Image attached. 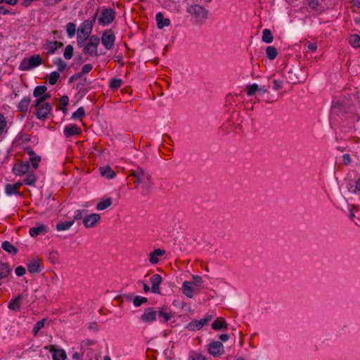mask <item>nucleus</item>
Masks as SVG:
<instances>
[{"mask_svg": "<svg viewBox=\"0 0 360 360\" xmlns=\"http://www.w3.org/2000/svg\"><path fill=\"white\" fill-rule=\"evenodd\" d=\"M128 173L127 178L136 184L135 188H137L139 185H142L143 195L148 194L153 185L149 172L139 165H133Z\"/></svg>", "mask_w": 360, "mask_h": 360, "instance_id": "f257e3e1", "label": "nucleus"}, {"mask_svg": "<svg viewBox=\"0 0 360 360\" xmlns=\"http://www.w3.org/2000/svg\"><path fill=\"white\" fill-rule=\"evenodd\" d=\"M186 11L191 15L193 24L196 25H202L208 18V11L199 4L188 6Z\"/></svg>", "mask_w": 360, "mask_h": 360, "instance_id": "f03ea898", "label": "nucleus"}, {"mask_svg": "<svg viewBox=\"0 0 360 360\" xmlns=\"http://www.w3.org/2000/svg\"><path fill=\"white\" fill-rule=\"evenodd\" d=\"M42 63V58L39 54H35L30 58H25L20 63L19 70L28 71L36 68Z\"/></svg>", "mask_w": 360, "mask_h": 360, "instance_id": "7ed1b4c3", "label": "nucleus"}, {"mask_svg": "<svg viewBox=\"0 0 360 360\" xmlns=\"http://www.w3.org/2000/svg\"><path fill=\"white\" fill-rule=\"evenodd\" d=\"M100 39L97 35H91L87 44L83 48V53L85 55L98 56V46L99 45Z\"/></svg>", "mask_w": 360, "mask_h": 360, "instance_id": "20e7f679", "label": "nucleus"}, {"mask_svg": "<svg viewBox=\"0 0 360 360\" xmlns=\"http://www.w3.org/2000/svg\"><path fill=\"white\" fill-rule=\"evenodd\" d=\"M115 18V11L110 8H104L102 12L101 16L98 19V22L101 25H108L110 24Z\"/></svg>", "mask_w": 360, "mask_h": 360, "instance_id": "39448f33", "label": "nucleus"}, {"mask_svg": "<svg viewBox=\"0 0 360 360\" xmlns=\"http://www.w3.org/2000/svg\"><path fill=\"white\" fill-rule=\"evenodd\" d=\"M101 40L102 44L107 50L112 49L114 46L115 41V35L114 32L111 29L105 30L102 34Z\"/></svg>", "mask_w": 360, "mask_h": 360, "instance_id": "423d86ee", "label": "nucleus"}, {"mask_svg": "<svg viewBox=\"0 0 360 360\" xmlns=\"http://www.w3.org/2000/svg\"><path fill=\"white\" fill-rule=\"evenodd\" d=\"M27 267L30 274H39L43 270L44 265L41 260L38 257H35L27 262Z\"/></svg>", "mask_w": 360, "mask_h": 360, "instance_id": "0eeeda50", "label": "nucleus"}, {"mask_svg": "<svg viewBox=\"0 0 360 360\" xmlns=\"http://www.w3.org/2000/svg\"><path fill=\"white\" fill-rule=\"evenodd\" d=\"M36 108V116L41 120H44L48 117L51 112L52 107L49 103H41L38 106H34Z\"/></svg>", "mask_w": 360, "mask_h": 360, "instance_id": "6e6552de", "label": "nucleus"}, {"mask_svg": "<svg viewBox=\"0 0 360 360\" xmlns=\"http://www.w3.org/2000/svg\"><path fill=\"white\" fill-rule=\"evenodd\" d=\"M101 220V215L99 214H86V216L83 219V224L85 228H93L97 226L98 223Z\"/></svg>", "mask_w": 360, "mask_h": 360, "instance_id": "1a4fd4ad", "label": "nucleus"}, {"mask_svg": "<svg viewBox=\"0 0 360 360\" xmlns=\"http://www.w3.org/2000/svg\"><path fill=\"white\" fill-rule=\"evenodd\" d=\"M45 349L52 353L53 360H65L67 358L65 350L63 349H57L54 345L46 346Z\"/></svg>", "mask_w": 360, "mask_h": 360, "instance_id": "9d476101", "label": "nucleus"}, {"mask_svg": "<svg viewBox=\"0 0 360 360\" xmlns=\"http://www.w3.org/2000/svg\"><path fill=\"white\" fill-rule=\"evenodd\" d=\"M157 311L153 307H148L145 309L140 319L144 323H152L156 320Z\"/></svg>", "mask_w": 360, "mask_h": 360, "instance_id": "9b49d317", "label": "nucleus"}, {"mask_svg": "<svg viewBox=\"0 0 360 360\" xmlns=\"http://www.w3.org/2000/svg\"><path fill=\"white\" fill-rule=\"evenodd\" d=\"M208 352L214 356H218L224 354V347L219 341H213L209 345Z\"/></svg>", "mask_w": 360, "mask_h": 360, "instance_id": "f8f14e48", "label": "nucleus"}, {"mask_svg": "<svg viewBox=\"0 0 360 360\" xmlns=\"http://www.w3.org/2000/svg\"><path fill=\"white\" fill-rule=\"evenodd\" d=\"M30 168L29 162H20L13 165V172L17 176H22L27 174Z\"/></svg>", "mask_w": 360, "mask_h": 360, "instance_id": "ddd939ff", "label": "nucleus"}, {"mask_svg": "<svg viewBox=\"0 0 360 360\" xmlns=\"http://www.w3.org/2000/svg\"><path fill=\"white\" fill-rule=\"evenodd\" d=\"M151 292L155 294H160V285L162 281V278L160 274H154L150 278Z\"/></svg>", "mask_w": 360, "mask_h": 360, "instance_id": "4468645a", "label": "nucleus"}, {"mask_svg": "<svg viewBox=\"0 0 360 360\" xmlns=\"http://www.w3.org/2000/svg\"><path fill=\"white\" fill-rule=\"evenodd\" d=\"M93 26L92 22H90L89 20H84L78 28L77 33L89 37L92 32Z\"/></svg>", "mask_w": 360, "mask_h": 360, "instance_id": "2eb2a0df", "label": "nucleus"}, {"mask_svg": "<svg viewBox=\"0 0 360 360\" xmlns=\"http://www.w3.org/2000/svg\"><path fill=\"white\" fill-rule=\"evenodd\" d=\"M63 132L66 138H70L73 136L79 135L82 131L81 129L76 124H68L64 128Z\"/></svg>", "mask_w": 360, "mask_h": 360, "instance_id": "dca6fc26", "label": "nucleus"}, {"mask_svg": "<svg viewBox=\"0 0 360 360\" xmlns=\"http://www.w3.org/2000/svg\"><path fill=\"white\" fill-rule=\"evenodd\" d=\"M49 228L47 226L39 224L37 226L32 227L30 229V235L32 237H37L39 235H44L48 232Z\"/></svg>", "mask_w": 360, "mask_h": 360, "instance_id": "f3484780", "label": "nucleus"}, {"mask_svg": "<svg viewBox=\"0 0 360 360\" xmlns=\"http://www.w3.org/2000/svg\"><path fill=\"white\" fill-rule=\"evenodd\" d=\"M165 253L166 252L164 250L160 248L155 249L149 254L148 260L151 264H156L160 261L159 257L164 256Z\"/></svg>", "mask_w": 360, "mask_h": 360, "instance_id": "a211bd4d", "label": "nucleus"}, {"mask_svg": "<svg viewBox=\"0 0 360 360\" xmlns=\"http://www.w3.org/2000/svg\"><path fill=\"white\" fill-rule=\"evenodd\" d=\"M22 295H18L13 299H11L8 304V307L11 311H20L22 304Z\"/></svg>", "mask_w": 360, "mask_h": 360, "instance_id": "6ab92c4d", "label": "nucleus"}, {"mask_svg": "<svg viewBox=\"0 0 360 360\" xmlns=\"http://www.w3.org/2000/svg\"><path fill=\"white\" fill-rule=\"evenodd\" d=\"M155 20L157 22V26L159 29H162L165 27H167L170 25V20L164 17V15L159 12L155 15Z\"/></svg>", "mask_w": 360, "mask_h": 360, "instance_id": "aec40b11", "label": "nucleus"}, {"mask_svg": "<svg viewBox=\"0 0 360 360\" xmlns=\"http://www.w3.org/2000/svg\"><path fill=\"white\" fill-rule=\"evenodd\" d=\"M30 103L31 97L25 96L18 104L17 108L20 112L25 114L28 110Z\"/></svg>", "mask_w": 360, "mask_h": 360, "instance_id": "412c9836", "label": "nucleus"}, {"mask_svg": "<svg viewBox=\"0 0 360 360\" xmlns=\"http://www.w3.org/2000/svg\"><path fill=\"white\" fill-rule=\"evenodd\" d=\"M212 328L215 330H226L228 324L224 318L219 317L212 323Z\"/></svg>", "mask_w": 360, "mask_h": 360, "instance_id": "4be33fe9", "label": "nucleus"}, {"mask_svg": "<svg viewBox=\"0 0 360 360\" xmlns=\"http://www.w3.org/2000/svg\"><path fill=\"white\" fill-rule=\"evenodd\" d=\"M112 199L110 197H103L96 205V209L98 211L104 210L112 205Z\"/></svg>", "mask_w": 360, "mask_h": 360, "instance_id": "5701e85b", "label": "nucleus"}, {"mask_svg": "<svg viewBox=\"0 0 360 360\" xmlns=\"http://www.w3.org/2000/svg\"><path fill=\"white\" fill-rule=\"evenodd\" d=\"M101 175L108 179H112L115 177L116 173L108 165L100 167Z\"/></svg>", "mask_w": 360, "mask_h": 360, "instance_id": "b1692460", "label": "nucleus"}, {"mask_svg": "<svg viewBox=\"0 0 360 360\" xmlns=\"http://www.w3.org/2000/svg\"><path fill=\"white\" fill-rule=\"evenodd\" d=\"M157 316L160 321L162 323H167L173 317L172 314L171 312H167L164 308H160L159 310L157 311Z\"/></svg>", "mask_w": 360, "mask_h": 360, "instance_id": "393cba45", "label": "nucleus"}, {"mask_svg": "<svg viewBox=\"0 0 360 360\" xmlns=\"http://www.w3.org/2000/svg\"><path fill=\"white\" fill-rule=\"evenodd\" d=\"M192 285V283L189 281H184L182 284V292L189 298H192L193 297L194 290Z\"/></svg>", "mask_w": 360, "mask_h": 360, "instance_id": "a878e982", "label": "nucleus"}, {"mask_svg": "<svg viewBox=\"0 0 360 360\" xmlns=\"http://www.w3.org/2000/svg\"><path fill=\"white\" fill-rule=\"evenodd\" d=\"M11 267L7 262L0 263V280L6 278L11 273Z\"/></svg>", "mask_w": 360, "mask_h": 360, "instance_id": "bb28decb", "label": "nucleus"}, {"mask_svg": "<svg viewBox=\"0 0 360 360\" xmlns=\"http://www.w3.org/2000/svg\"><path fill=\"white\" fill-rule=\"evenodd\" d=\"M1 248L4 250L11 255H16L18 252V249L13 245L9 241H4L1 244Z\"/></svg>", "mask_w": 360, "mask_h": 360, "instance_id": "cd10ccee", "label": "nucleus"}, {"mask_svg": "<svg viewBox=\"0 0 360 360\" xmlns=\"http://www.w3.org/2000/svg\"><path fill=\"white\" fill-rule=\"evenodd\" d=\"M91 84V82L87 81L86 78L82 79L77 84V89L79 92H87L89 91L88 86Z\"/></svg>", "mask_w": 360, "mask_h": 360, "instance_id": "c85d7f7f", "label": "nucleus"}, {"mask_svg": "<svg viewBox=\"0 0 360 360\" xmlns=\"http://www.w3.org/2000/svg\"><path fill=\"white\" fill-rule=\"evenodd\" d=\"M73 224L74 220L60 222L56 224V229L58 231H66L68 230Z\"/></svg>", "mask_w": 360, "mask_h": 360, "instance_id": "c756f323", "label": "nucleus"}, {"mask_svg": "<svg viewBox=\"0 0 360 360\" xmlns=\"http://www.w3.org/2000/svg\"><path fill=\"white\" fill-rule=\"evenodd\" d=\"M266 53L269 60H274L278 56V51L276 47L273 46H267L266 49Z\"/></svg>", "mask_w": 360, "mask_h": 360, "instance_id": "7c9ffc66", "label": "nucleus"}, {"mask_svg": "<svg viewBox=\"0 0 360 360\" xmlns=\"http://www.w3.org/2000/svg\"><path fill=\"white\" fill-rule=\"evenodd\" d=\"M262 39L264 42L266 44H270L273 41V35L270 30L264 29L262 31Z\"/></svg>", "mask_w": 360, "mask_h": 360, "instance_id": "2f4dec72", "label": "nucleus"}, {"mask_svg": "<svg viewBox=\"0 0 360 360\" xmlns=\"http://www.w3.org/2000/svg\"><path fill=\"white\" fill-rule=\"evenodd\" d=\"M5 192L8 195H11L13 194L22 195V193L16 189V187H15L13 184H6L5 186Z\"/></svg>", "mask_w": 360, "mask_h": 360, "instance_id": "473e14b6", "label": "nucleus"}, {"mask_svg": "<svg viewBox=\"0 0 360 360\" xmlns=\"http://www.w3.org/2000/svg\"><path fill=\"white\" fill-rule=\"evenodd\" d=\"M44 48L46 51V54L48 55L53 54L57 50L54 41H46Z\"/></svg>", "mask_w": 360, "mask_h": 360, "instance_id": "72a5a7b5", "label": "nucleus"}, {"mask_svg": "<svg viewBox=\"0 0 360 360\" xmlns=\"http://www.w3.org/2000/svg\"><path fill=\"white\" fill-rule=\"evenodd\" d=\"M349 42L354 48L360 47V36L356 34L350 35Z\"/></svg>", "mask_w": 360, "mask_h": 360, "instance_id": "f704fd0d", "label": "nucleus"}, {"mask_svg": "<svg viewBox=\"0 0 360 360\" xmlns=\"http://www.w3.org/2000/svg\"><path fill=\"white\" fill-rule=\"evenodd\" d=\"M46 321V319H43L41 321L37 322L32 329L34 336H37L39 331L44 327Z\"/></svg>", "mask_w": 360, "mask_h": 360, "instance_id": "c9c22d12", "label": "nucleus"}, {"mask_svg": "<svg viewBox=\"0 0 360 360\" xmlns=\"http://www.w3.org/2000/svg\"><path fill=\"white\" fill-rule=\"evenodd\" d=\"M46 90H47V88L46 86H44V85L37 86L34 89L33 96L38 98L41 97L43 94H44L46 93Z\"/></svg>", "mask_w": 360, "mask_h": 360, "instance_id": "e433bc0d", "label": "nucleus"}, {"mask_svg": "<svg viewBox=\"0 0 360 360\" xmlns=\"http://www.w3.org/2000/svg\"><path fill=\"white\" fill-rule=\"evenodd\" d=\"M66 30L68 36L70 38L72 37L76 32V25L74 22H68L66 25Z\"/></svg>", "mask_w": 360, "mask_h": 360, "instance_id": "4c0bfd02", "label": "nucleus"}, {"mask_svg": "<svg viewBox=\"0 0 360 360\" xmlns=\"http://www.w3.org/2000/svg\"><path fill=\"white\" fill-rule=\"evenodd\" d=\"M122 84L123 81L121 79L114 78L110 81L109 86L115 90L119 89Z\"/></svg>", "mask_w": 360, "mask_h": 360, "instance_id": "58836bf2", "label": "nucleus"}, {"mask_svg": "<svg viewBox=\"0 0 360 360\" xmlns=\"http://www.w3.org/2000/svg\"><path fill=\"white\" fill-rule=\"evenodd\" d=\"M148 302V299L145 297H141L139 295H136L134 297L133 300V304L135 307H139L143 304H146Z\"/></svg>", "mask_w": 360, "mask_h": 360, "instance_id": "ea45409f", "label": "nucleus"}, {"mask_svg": "<svg viewBox=\"0 0 360 360\" xmlns=\"http://www.w3.org/2000/svg\"><path fill=\"white\" fill-rule=\"evenodd\" d=\"M269 82L272 84V88L274 91H278L283 88V82L282 80L273 79L271 81L269 79Z\"/></svg>", "mask_w": 360, "mask_h": 360, "instance_id": "a19ab883", "label": "nucleus"}, {"mask_svg": "<svg viewBox=\"0 0 360 360\" xmlns=\"http://www.w3.org/2000/svg\"><path fill=\"white\" fill-rule=\"evenodd\" d=\"M6 124L7 122L6 121L4 115L3 114H0V136L4 133L7 132Z\"/></svg>", "mask_w": 360, "mask_h": 360, "instance_id": "79ce46f5", "label": "nucleus"}, {"mask_svg": "<svg viewBox=\"0 0 360 360\" xmlns=\"http://www.w3.org/2000/svg\"><path fill=\"white\" fill-rule=\"evenodd\" d=\"M73 50L74 48L72 45L66 46L63 53L64 58L67 60H70V58H72L73 56Z\"/></svg>", "mask_w": 360, "mask_h": 360, "instance_id": "37998d69", "label": "nucleus"}, {"mask_svg": "<svg viewBox=\"0 0 360 360\" xmlns=\"http://www.w3.org/2000/svg\"><path fill=\"white\" fill-rule=\"evenodd\" d=\"M186 328L189 330H200L202 328L200 327L198 320H193L188 323Z\"/></svg>", "mask_w": 360, "mask_h": 360, "instance_id": "c03bdc74", "label": "nucleus"}, {"mask_svg": "<svg viewBox=\"0 0 360 360\" xmlns=\"http://www.w3.org/2000/svg\"><path fill=\"white\" fill-rule=\"evenodd\" d=\"M84 115H85L84 108L83 107H79L75 112H73V114L72 115V118L82 120V118Z\"/></svg>", "mask_w": 360, "mask_h": 360, "instance_id": "a18cd8bd", "label": "nucleus"}, {"mask_svg": "<svg viewBox=\"0 0 360 360\" xmlns=\"http://www.w3.org/2000/svg\"><path fill=\"white\" fill-rule=\"evenodd\" d=\"M69 103V98L68 96H63L60 98V101H59V104L62 106V108H60V110L63 112H66L67 111V108H66V106L68 105Z\"/></svg>", "mask_w": 360, "mask_h": 360, "instance_id": "49530a36", "label": "nucleus"}, {"mask_svg": "<svg viewBox=\"0 0 360 360\" xmlns=\"http://www.w3.org/2000/svg\"><path fill=\"white\" fill-rule=\"evenodd\" d=\"M37 181V178L34 174H29L23 180V184L25 185H33Z\"/></svg>", "mask_w": 360, "mask_h": 360, "instance_id": "de8ad7c7", "label": "nucleus"}, {"mask_svg": "<svg viewBox=\"0 0 360 360\" xmlns=\"http://www.w3.org/2000/svg\"><path fill=\"white\" fill-rule=\"evenodd\" d=\"M92 68H93V66L91 64H90V63L85 64L82 67V70L79 73L76 74V76L82 77V75L89 73L92 70Z\"/></svg>", "mask_w": 360, "mask_h": 360, "instance_id": "09e8293b", "label": "nucleus"}, {"mask_svg": "<svg viewBox=\"0 0 360 360\" xmlns=\"http://www.w3.org/2000/svg\"><path fill=\"white\" fill-rule=\"evenodd\" d=\"M90 37L91 36L86 37V36L82 35V34L77 33V42L78 46L84 47L85 46L86 41L88 39H89Z\"/></svg>", "mask_w": 360, "mask_h": 360, "instance_id": "8fccbe9b", "label": "nucleus"}, {"mask_svg": "<svg viewBox=\"0 0 360 360\" xmlns=\"http://www.w3.org/2000/svg\"><path fill=\"white\" fill-rule=\"evenodd\" d=\"M59 77H60V74L58 72H56V71L52 72L50 74L49 77V83L51 85H54L55 84H56Z\"/></svg>", "mask_w": 360, "mask_h": 360, "instance_id": "3c124183", "label": "nucleus"}, {"mask_svg": "<svg viewBox=\"0 0 360 360\" xmlns=\"http://www.w3.org/2000/svg\"><path fill=\"white\" fill-rule=\"evenodd\" d=\"M259 89V86L257 84H252L247 86V95L248 96H253Z\"/></svg>", "mask_w": 360, "mask_h": 360, "instance_id": "603ef678", "label": "nucleus"}, {"mask_svg": "<svg viewBox=\"0 0 360 360\" xmlns=\"http://www.w3.org/2000/svg\"><path fill=\"white\" fill-rule=\"evenodd\" d=\"M53 63L58 66L60 72H63L67 67V64L60 58L56 59Z\"/></svg>", "mask_w": 360, "mask_h": 360, "instance_id": "864d4df0", "label": "nucleus"}, {"mask_svg": "<svg viewBox=\"0 0 360 360\" xmlns=\"http://www.w3.org/2000/svg\"><path fill=\"white\" fill-rule=\"evenodd\" d=\"M308 6L314 11H319L321 7L319 0H308Z\"/></svg>", "mask_w": 360, "mask_h": 360, "instance_id": "5fc2aeb1", "label": "nucleus"}, {"mask_svg": "<svg viewBox=\"0 0 360 360\" xmlns=\"http://www.w3.org/2000/svg\"><path fill=\"white\" fill-rule=\"evenodd\" d=\"M225 105L226 106L236 105V98L233 95L229 94L226 96Z\"/></svg>", "mask_w": 360, "mask_h": 360, "instance_id": "6e6d98bb", "label": "nucleus"}, {"mask_svg": "<svg viewBox=\"0 0 360 360\" xmlns=\"http://www.w3.org/2000/svg\"><path fill=\"white\" fill-rule=\"evenodd\" d=\"M86 212H87V210H76L75 212L74 217H73L74 221L75 220H79V219H84L83 217L84 215L86 216Z\"/></svg>", "mask_w": 360, "mask_h": 360, "instance_id": "4d7b16f0", "label": "nucleus"}, {"mask_svg": "<svg viewBox=\"0 0 360 360\" xmlns=\"http://www.w3.org/2000/svg\"><path fill=\"white\" fill-rule=\"evenodd\" d=\"M50 94H43L41 97L37 98V100L35 101L33 106H38L39 104H41L42 103H46L45 102V101L46 99H48L49 98H50Z\"/></svg>", "mask_w": 360, "mask_h": 360, "instance_id": "13d9d810", "label": "nucleus"}, {"mask_svg": "<svg viewBox=\"0 0 360 360\" xmlns=\"http://www.w3.org/2000/svg\"><path fill=\"white\" fill-rule=\"evenodd\" d=\"M40 161L41 157L39 155H36L33 157H30V162L32 163L34 169H37L38 167Z\"/></svg>", "mask_w": 360, "mask_h": 360, "instance_id": "bf43d9fd", "label": "nucleus"}, {"mask_svg": "<svg viewBox=\"0 0 360 360\" xmlns=\"http://www.w3.org/2000/svg\"><path fill=\"white\" fill-rule=\"evenodd\" d=\"M212 319V315L207 314L203 319L198 321L200 327L202 328L204 326L207 325L210 321Z\"/></svg>", "mask_w": 360, "mask_h": 360, "instance_id": "052dcab7", "label": "nucleus"}, {"mask_svg": "<svg viewBox=\"0 0 360 360\" xmlns=\"http://www.w3.org/2000/svg\"><path fill=\"white\" fill-rule=\"evenodd\" d=\"M191 360H205V357L198 353L191 352L189 356Z\"/></svg>", "mask_w": 360, "mask_h": 360, "instance_id": "680f3d73", "label": "nucleus"}, {"mask_svg": "<svg viewBox=\"0 0 360 360\" xmlns=\"http://www.w3.org/2000/svg\"><path fill=\"white\" fill-rule=\"evenodd\" d=\"M191 283L193 285L200 286L202 283V278L200 276H193V281Z\"/></svg>", "mask_w": 360, "mask_h": 360, "instance_id": "e2e57ef3", "label": "nucleus"}, {"mask_svg": "<svg viewBox=\"0 0 360 360\" xmlns=\"http://www.w3.org/2000/svg\"><path fill=\"white\" fill-rule=\"evenodd\" d=\"M270 86V84L267 86H259V89H257L258 96H262L264 94L268 93V88Z\"/></svg>", "mask_w": 360, "mask_h": 360, "instance_id": "0e129e2a", "label": "nucleus"}, {"mask_svg": "<svg viewBox=\"0 0 360 360\" xmlns=\"http://www.w3.org/2000/svg\"><path fill=\"white\" fill-rule=\"evenodd\" d=\"M15 272L18 276H22L25 274L26 270L24 266H18L15 268Z\"/></svg>", "mask_w": 360, "mask_h": 360, "instance_id": "69168bd1", "label": "nucleus"}, {"mask_svg": "<svg viewBox=\"0 0 360 360\" xmlns=\"http://www.w3.org/2000/svg\"><path fill=\"white\" fill-rule=\"evenodd\" d=\"M359 191H360V178L355 181L354 189L350 190V192L353 193H356Z\"/></svg>", "mask_w": 360, "mask_h": 360, "instance_id": "338daca9", "label": "nucleus"}, {"mask_svg": "<svg viewBox=\"0 0 360 360\" xmlns=\"http://www.w3.org/2000/svg\"><path fill=\"white\" fill-rule=\"evenodd\" d=\"M342 160L346 165H349L352 162L351 157L349 154H344L342 155Z\"/></svg>", "mask_w": 360, "mask_h": 360, "instance_id": "774afa93", "label": "nucleus"}]
</instances>
